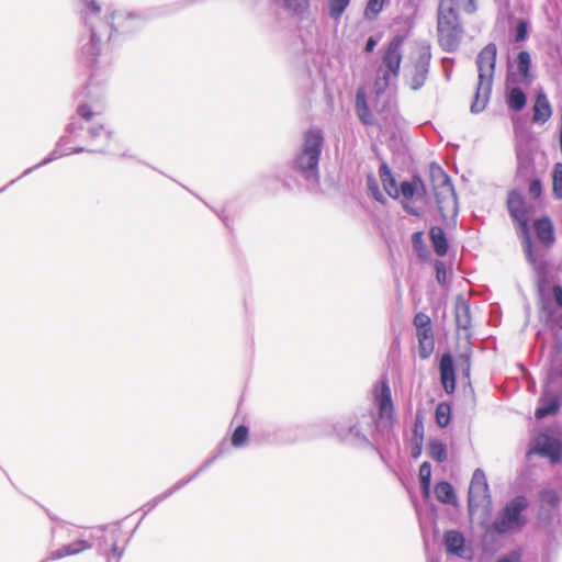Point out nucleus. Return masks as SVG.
<instances>
[{"mask_svg": "<svg viewBox=\"0 0 562 562\" xmlns=\"http://www.w3.org/2000/svg\"><path fill=\"white\" fill-rule=\"evenodd\" d=\"M497 48L494 43L484 46L477 55L476 65L479 71V82L475 92V100L472 103L473 112L482 111L488 98L492 88V80L495 72Z\"/></svg>", "mask_w": 562, "mask_h": 562, "instance_id": "obj_1", "label": "nucleus"}, {"mask_svg": "<svg viewBox=\"0 0 562 562\" xmlns=\"http://www.w3.org/2000/svg\"><path fill=\"white\" fill-rule=\"evenodd\" d=\"M404 37L394 36L385 48L380 66L376 69L374 87L378 92H383L400 75L402 63V45Z\"/></svg>", "mask_w": 562, "mask_h": 562, "instance_id": "obj_2", "label": "nucleus"}, {"mask_svg": "<svg viewBox=\"0 0 562 562\" xmlns=\"http://www.w3.org/2000/svg\"><path fill=\"white\" fill-rule=\"evenodd\" d=\"M437 34L438 43L443 50L454 52L459 47L463 29L458 12L438 7Z\"/></svg>", "mask_w": 562, "mask_h": 562, "instance_id": "obj_3", "label": "nucleus"}, {"mask_svg": "<svg viewBox=\"0 0 562 562\" xmlns=\"http://www.w3.org/2000/svg\"><path fill=\"white\" fill-rule=\"evenodd\" d=\"M506 205L513 220L517 222L519 232L524 238V250L527 259L531 263H536L533 257L532 243L529 234V210L525 203L522 195L517 190L508 192Z\"/></svg>", "mask_w": 562, "mask_h": 562, "instance_id": "obj_4", "label": "nucleus"}, {"mask_svg": "<svg viewBox=\"0 0 562 562\" xmlns=\"http://www.w3.org/2000/svg\"><path fill=\"white\" fill-rule=\"evenodd\" d=\"M430 180L439 212L446 216V212L454 211L456 194L449 177L439 166L430 167Z\"/></svg>", "mask_w": 562, "mask_h": 562, "instance_id": "obj_5", "label": "nucleus"}, {"mask_svg": "<svg viewBox=\"0 0 562 562\" xmlns=\"http://www.w3.org/2000/svg\"><path fill=\"white\" fill-rule=\"evenodd\" d=\"M528 503L524 496L515 497L505 506L502 514L493 522L495 531L506 533L525 526L526 519L521 515V512L526 509Z\"/></svg>", "mask_w": 562, "mask_h": 562, "instance_id": "obj_6", "label": "nucleus"}, {"mask_svg": "<svg viewBox=\"0 0 562 562\" xmlns=\"http://www.w3.org/2000/svg\"><path fill=\"white\" fill-rule=\"evenodd\" d=\"M323 146L319 131H308L305 134L302 151L296 157V166L302 171L316 169Z\"/></svg>", "mask_w": 562, "mask_h": 562, "instance_id": "obj_7", "label": "nucleus"}, {"mask_svg": "<svg viewBox=\"0 0 562 562\" xmlns=\"http://www.w3.org/2000/svg\"><path fill=\"white\" fill-rule=\"evenodd\" d=\"M491 505V496L486 475L481 469H476L472 475L469 486L468 506L469 512L473 514L475 510L488 509Z\"/></svg>", "mask_w": 562, "mask_h": 562, "instance_id": "obj_8", "label": "nucleus"}, {"mask_svg": "<svg viewBox=\"0 0 562 562\" xmlns=\"http://www.w3.org/2000/svg\"><path fill=\"white\" fill-rule=\"evenodd\" d=\"M378 407V425L391 428L394 424V405L387 379L381 380L373 394Z\"/></svg>", "mask_w": 562, "mask_h": 562, "instance_id": "obj_9", "label": "nucleus"}, {"mask_svg": "<svg viewBox=\"0 0 562 562\" xmlns=\"http://www.w3.org/2000/svg\"><path fill=\"white\" fill-rule=\"evenodd\" d=\"M413 324L416 328L419 357L428 359L435 349L431 319L427 314L419 312L414 316Z\"/></svg>", "mask_w": 562, "mask_h": 562, "instance_id": "obj_10", "label": "nucleus"}, {"mask_svg": "<svg viewBox=\"0 0 562 562\" xmlns=\"http://www.w3.org/2000/svg\"><path fill=\"white\" fill-rule=\"evenodd\" d=\"M533 450L536 453L549 458L552 463L562 460V442L547 434H540L536 437Z\"/></svg>", "mask_w": 562, "mask_h": 562, "instance_id": "obj_11", "label": "nucleus"}, {"mask_svg": "<svg viewBox=\"0 0 562 562\" xmlns=\"http://www.w3.org/2000/svg\"><path fill=\"white\" fill-rule=\"evenodd\" d=\"M400 196L403 198V206L411 214L417 215L418 212L409 206V201L416 194L423 195L425 193V186L419 177H414L412 181H403L400 186Z\"/></svg>", "mask_w": 562, "mask_h": 562, "instance_id": "obj_12", "label": "nucleus"}, {"mask_svg": "<svg viewBox=\"0 0 562 562\" xmlns=\"http://www.w3.org/2000/svg\"><path fill=\"white\" fill-rule=\"evenodd\" d=\"M440 371V381L443 386V390L451 394L456 389V376H454V368L453 360L449 353L442 355L439 363Z\"/></svg>", "mask_w": 562, "mask_h": 562, "instance_id": "obj_13", "label": "nucleus"}, {"mask_svg": "<svg viewBox=\"0 0 562 562\" xmlns=\"http://www.w3.org/2000/svg\"><path fill=\"white\" fill-rule=\"evenodd\" d=\"M533 229L538 240L544 246L550 247L555 240L554 226L548 216H543L533 222Z\"/></svg>", "mask_w": 562, "mask_h": 562, "instance_id": "obj_14", "label": "nucleus"}, {"mask_svg": "<svg viewBox=\"0 0 562 562\" xmlns=\"http://www.w3.org/2000/svg\"><path fill=\"white\" fill-rule=\"evenodd\" d=\"M379 176L386 194L392 199L400 198V191L396 186V180L393 177L389 166L385 162H382L379 168Z\"/></svg>", "mask_w": 562, "mask_h": 562, "instance_id": "obj_15", "label": "nucleus"}, {"mask_svg": "<svg viewBox=\"0 0 562 562\" xmlns=\"http://www.w3.org/2000/svg\"><path fill=\"white\" fill-rule=\"evenodd\" d=\"M552 115L551 104L543 93H539L536 97L533 104V121L539 123H546Z\"/></svg>", "mask_w": 562, "mask_h": 562, "instance_id": "obj_16", "label": "nucleus"}, {"mask_svg": "<svg viewBox=\"0 0 562 562\" xmlns=\"http://www.w3.org/2000/svg\"><path fill=\"white\" fill-rule=\"evenodd\" d=\"M91 543L86 540H76L69 544L63 546L58 550L52 552L50 559L57 560L68 555L78 554L88 549H91Z\"/></svg>", "mask_w": 562, "mask_h": 562, "instance_id": "obj_17", "label": "nucleus"}, {"mask_svg": "<svg viewBox=\"0 0 562 562\" xmlns=\"http://www.w3.org/2000/svg\"><path fill=\"white\" fill-rule=\"evenodd\" d=\"M560 409V401L557 396H543L539 401V406L535 412V416L538 419L544 418L549 415H554Z\"/></svg>", "mask_w": 562, "mask_h": 562, "instance_id": "obj_18", "label": "nucleus"}, {"mask_svg": "<svg viewBox=\"0 0 562 562\" xmlns=\"http://www.w3.org/2000/svg\"><path fill=\"white\" fill-rule=\"evenodd\" d=\"M445 546L448 552L461 557L464 548L462 533L456 530L447 531L445 533Z\"/></svg>", "mask_w": 562, "mask_h": 562, "instance_id": "obj_19", "label": "nucleus"}, {"mask_svg": "<svg viewBox=\"0 0 562 562\" xmlns=\"http://www.w3.org/2000/svg\"><path fill=\"white\" fill-rule=\"evenodd\" d=\"M451 11H463L468 14H472L476 11L475 0H440L439 5Z\"/></svg>", "mask_w": 562, "mask_h": 562, "instance_id": "obj_20", "label": "nucleus"}, {"mask_svg": "<svg viewBox=\"0 0 562 562\" xmlns=\"http://www.w3.org/2000/svg\"><path fill=\"white\" fill-rule=\"evenodd\" d=\"M430 239L438 256H445L448 251V243L443 229L439 226L430 228Z\"/></svg>", "mask_w": 562, "mask_h": 562, "instance_id": "obj_21", "label": "nucleus"}, {"mask_svg": "<svg viewBox=\"0 0 562 562\" xmlns=\"http://www.w3.org/2000/svg\"><path fill=\"white\" fill-rule=\"evenodd\" d=\"M356 112L363 124L372 123V115L366 100V94L361 89L358 90L356 94Z\"/></svg>", "mask_w": 562, "mask_h": 562, "instance_id": "obj_22", "label": "nucleus"}, {"mask_svg": "<svg viewBox=\"0 0 562 562\" xmlns=\"http://www.w3.org/2000/svg\"><path fill=\"white\" fill-rule=\"evenodd\" d=\"M437 499L443 504H456V494L453 487L448 482H439L435 486Z\"/></svg>", "mask_w": 562, "mask_h": 562, "instance_id": "obj_23", "label": "nucleus"}, {"mask_svg": "<svg viewBox=\"0 0 562 562\" xmlns=\"http://www.w3.org/2000/svg\"><path fill=\"white\" fill-rule=\"evenodd\" d=\"M552 194L555 199L562 200V162H555L551 172Z\"/></svg>", "mask_w": 562, "mask_h": 562, "instance_id": "obj_24", "label": "nucleus"}, {"mask_svg": "<svg viewBox=\"0 0 562 562\" xmlns=\"http://www.w3.org/2000/svg\"><path fill=\"white\" fill-rule=\"evenodd\" d=\"M436 423L439 427L445 428L451 420V406L447 402H441L437 405L435 412Z\"/></svg>", "mask_w": 562, "mask_h": 562, "instance_id": "obj_25", "label": "nucleus"}, {"mask_svg": "<svg viewBox=\"0 0 562 562\" xmlns=\"http://www.w3.org/2000/svg\"><path fill=\"white\" fill-rule=\"evenodd\" d=\"M508 106L515 111L521 110L526 104V95L520 88H514L510 90L508 100Z\"/></svg>", "mask_w": 562, "mask_h": 562, "instance_id": "obj_26", "label": "nucleus"}, {"mask_svg": "<svg viewBox=\"0 0 562 562\" xmlns=\"http://www.w3.org/2000/svg\"><path fill=\"white\" fill-rule=\"evenodd\" d=\"M351 0H328V13L334 20H339Z\"/></svg>", "mask_w": 562, "mask_h": 562, "instance_id": "obj_27", "label": "nucleus"}, {"mask_svg": "<svg viewBox=\"0 0 562 562\" xmlns=\"http://www.w3.org/2000/svg\"><path fill=\"white\" fill-rule=\"evenodd\" d=\"M428 454L438 462H443L447 457L446 446L438 440H431L428 443Z\"/></svg>", "mask_w": 562, "mask_h": 562, "instance_id": "obj_28", "label": "nucleus"}, {"mask_svg": "<svg viewBox=\"0 0 562 562\" xmlns=\"http://www.w3.org/2000/svg\"><path fill=\"white\" fill-rule=\"evenodd\" d=\"M530 66H531V57L530 54L526 50H521L517 56V68L524 79L530 78Z\"/></svg>", "mask_w": 562, "mask_h": 562, "instance_id": "obj_29", "label": "nucleus"}, {"mask_svg": "<svg viewBox=\"0 0 562 562\" xmlns=\"http://www.w3.org/2000/svg\"><path fill=\"white\" fill-rule=\"evenodd\" d=\"M248 436L249 431L245 425L236 427L231 438L232 446L235 448H240L245 446L248 440Z\"/></svg>", "mask_w": 562, "mask_h": 562, "instance_id": "obj_30", "label": "nucleus"}, {"mask_svg": "<svg viewBox=\"0 0 562 562\" xmlns=\"http://www.w3.org/2000/svg\"><path fill=\"white\" fill-rule=\"evenodd\" d=\"M384 5V0H369L364 8V16L368 20H374L379 13L382 11Z\"/></svg>", "mask_w": 562, "mask_h": 562, "instance_id": "obj_31", "label": "nucleus"}, {"mask_svg": "<svg viewBox=\"0 0 562 562\" xmlns=\"http://www.w3.org/2000/svg\"><path fill=\"white\" fill-rule=\"evenodd\" d=\"M419 480L420 485L425 492H428L430 486V477H431V465L428 462L422 463L419 467Z\"/></svg>", "mask_w": 562, "mask_h": 562, "instance_id": "obj_32", "label": "nucleus"}, {"mask_svg": "<svg viewBox=\"0 0 562 562\" xmlns=\"http://www.w3.org/2000/svg\"><path fill=\"white\" fill-rule=\"evenodd\" d=\"M104 543L109 544L111 547L110 551H104V555L108 558V560H111V559L119 560L122 557L123 549L117 546L114 536H110L109 539H105Z\"/></svg>", "mask_w": 562, "mask_h": 562, "instance_id": "obj_33", "label": "nucleus"}, {"mask_svg": "<svg viewBox=\"0 0 562 562\" xmlns=\"http://www.w3.org/2000/svg\"><path fill=\"white\" fill-rule=\"evenodd\" d=\"M368 189L371 192L372 196L381 203L385 202V198L383 193L380 191L376 179L373 175H369L367 179Z\"/></svg>", "mask_w": 562, "mask_h": 562, "instance_id": "obj_34", "label": "nucleus"}, {"mask_svg": "<svg viewBox=\"0 0 562 562\" xmlns=\"http://www.w3.org/2000/svg\"><path fill=\"white\" fill-rule=\"evenodd\" d=\"M469 307L463 305L461 308L458 307L456 312V323L459 328L467 329L470 325L469 319Z\"/></svg>", "mask_w": 562, "mask_h": 562, "instance_id": "obj_35", "label": "nucleus"}, {"mask_svg": "<svg viewBox=\"0 0 562 562\" xmlns=\"http://www.w3.org/2000/svg\"><path fill=\"white\" fill-rule=\"evenodd\" d=\"M541 501L549 507H557L559 504L558 493L553 490H544L541 492Z\"/></svg>", "mask_w": 562, "mask_h": 562, "instance_id": "obj_36", "label": "nucleus"}, {"mask_svg": "<svg viewBox=\"0 0 562 562\" xmlns=\"http://www.w3.org/2000/svg\"><path fill=\"white\" fill-rule=\"evenodd\" d=\"M77 114L82 117L85 121L90 122L94 117L100 116L101 113L98 111H93L89 105L82 104L78 106Z\"/></svg>", "mask_w": 562, "mask_h": 562, "instance_id": "obj_37", "label": "nucleus"}, {"mask_svg": "<svg viewBox=\"0 0 562 562\" xmlns=\"http://www.w3.org/2000/svg\"><path fill=\"white\" fill-rule=\"evenodd\" d=\"M413 434L415 442H418L419 446H422L424 440V425L419 417H417L415 420Z\"/></svg>", "mask_w": 562, "mask_h": 562, "instance_id": "obj_38", "label": "nucleus"}, {"mask_svg": "<svg viewBox=\"0 0 562 562\" xmlns=\"http://www.w3.org/2000/svg\"><path fill=\"white\" fill-rule=\"evenodd\" d=\"M286 7L294 12H302L308 5V0H283Z\"/></svg>", "mask_w": 562, "mask_h": 562, "instance_id": "obj_39", "label": "nucleus"}, {"mask_svg": "<svg viewBox=\"0 0 562 562\" xmlns=\"http://www.w3.org/2000/svg\"><path fill=\"white\" fill-rule=\"evenodd\" d=\"M528 193L532 199L540 198V195L542 193V183H541L540 179H533L530 182L529 188H528Z\"/></svg>", "mask_w": 562, "mask_h": 562, "instance_id": "obj_40", "label": "nucleus"}, {"mask_svg": "<svg viewBox=\"0 0 562 562\" xmlns=\"http://www.w3.org/2000/svg\"><path fill=\"white\" fill-rule=\"evenodd\" d=\"M436 277L440 284L446 283L447 271H446L445 263L441 261L436 262Z\"/></svg>", "mask_w": 562, "mask_h": 562, "instance_id": "obj_41", "label": "nucleus"}, {"mask_svg": "<svg viewBox=\"0 0 562 562\" xmlns=\"http://www.w3.org/2000/svg\"><path fill=\"white\" fill-rule=\"evenodd\" d=\"M527 37V24L524 21H520L516 29V42H522Z\"/></svg>", "mask_w": 562, "mask_h": 562, "instance_id": "obj_42", "label": "nucleus"}, {"mask_svg": "<svg viewBox=\"0 0 562 562\" xmlns=\"http://www.w3.org/2000/svg\"><path fill=\"white\" fill-rule=\"evenodd\" d=\"M520 553L518 551H513L506 555H503L497 560V562H520Z\"/></svg>", "mask_w": 562, "mask_h": 562, "instance_id": "obj_43", "label": "nucleus"}, {"mask_svg": "<svg viewBox=\"0 0 562 562\" xmlns=\"http://www.w3.org/2000/svg\"><path fill=\"white\" fill-rule=\"evenodd\" d=\"M90 43H91V54L93 56H97L99 54L100 49H99V44L97 43L94 31L91 32Z\"/></svg>", "mask_w": 562, "mask_h": 562, "instance_id": "obj_44", "label": "nucleus"}, {"mask_svg": "<svg viewBox=\"0 0 562 562\" xmlns=\"http://www.w3.org/2000/svg\"><path fill=\"white\" fill-rule=\"evenodd\" d=\"M376 46V41L374 40V37L370 36L367 41V45H366V52L368 53H371L374 47Z\"/></svg>", "mask_w": 562, "mask_h": 562, "instance_id": "obj_45", "label": "nucleus"}, {"mask_svg": "<svg viewBox=\"0 0 562 562\" xmlns=\"http://www.w3.org/2000/svg\"><path fill=\"white\" fill-rule=\"evenodd\" d=\"M415 443H416V447L412 451V457L413 458H418L420 456V452H422V446H419L418 442H415Z\"/></svg>", "mask_w": 562, "mask_h": 562, "instance_id": "obj_46", "label": "nucleus"}, {"mask_svg": "<svg viewBox=\"0 0 562 562\" xmlns=\"http://www.w3.org/2000/svg\"><path fill=\"white\" fill-rule=\"evenodd\" d=\"M68 154L80 153L83 150L81 146L69 147L65 149Z\"/></svg>", "mask_w": 562, "mask_h": 562, "instance_id": "obj_47", "label": "nucleus"}, {"mask_svg": "<svg viewBox=\"0 0 562 562\" xmlns=\"http://www.w3.org/2000/svg\"><path fill=\"white\" fill-rule=\"evenodd\" d=\"M69 142V136L65 135L60 138L59 146H64Z\"/></svg>", "mask_w": 562, "mask_h": 562, "instance_id": "obj_48", "label": "nucleus"}, {"mask_svg": "<svg viewBox=\"0 0 562 562\" xmlns=\"http://www.w3.org/2000/svg\"><path fill=\"white\" fill-rule=\"evenodd\" d=\"M419 238H420V233H415L414 236H413V239L417 240Z\"/></svg>", "mask_w": 562, "mask_h": 562, "instance_id": "obj_49", "label": "nucleus"}, {"mask_svg": "<svg viewBox=\"0 0 562 562\" xmlns=\"http://www.w3.org/2000/svg\"><path fill=\"white\" fill-rule=\"evenodd\" d=\"M72 130H74V124H70V125L68 126V128H67V132H68V133H72Z\"/></svg>", "mask_w": 562, "mask_h": 562, "instance_id": "obj_50", "label": "nucleus"}, {"mask_svg": "<svg viewBox=\"0 0 562 562\" xmlns=\"http://www.w3.org/2000/svg\"><path fill=\"white\" fill-rule=\"evenodd\" d=\"M93 10H94L95 12H98V11H99V8H98V7H93Z\"/></svg>", "mask_w": 562, "mask_h": 562, "instance_id": "obj_51", "label": "nucleus"}]
</instances>
